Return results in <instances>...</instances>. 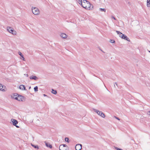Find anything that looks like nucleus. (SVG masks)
<instances>
[{
    "label": "nucleus",
    "instance_id": "nucleus-34",
    "mask_svg": "<svg viewBox=\"0 0 150 150\" xmlns=\"http://www.w3.org/2000/svg\"><path fill=\"white\" fill-rule=\"evenodd\" d=\"M30 88H31V87H30H30H29V89H30Z\"/></svg>",
    "mask_w": 150,
    "mask_h": 150
},
{
    "label": "nucleus",
    "instance_id": "nucleus-9",
    "mask_svg": "<svg viewBox=\"0 0 150 150\" xmlns=\"http://www.w3.org/2000/svg\"><path fill=\"white\" fill-rule=\"evenodd\" d=\"M116 32L117 33L118 35H119L120 37H121L122 38H123V36L124 34L121 33L119 31L116 30Z\"/></svg>",
    "mask_w": 150,
    "mask_h": 150
},
{
    "label": "nucleus",
    "instance_id": "nucleus-31",
    "mask_svg": "<svg viewBox=\"0 0 150 150\" xmlns=\"http://www.w3.org/2000/svg\"><path fill=\"white\" fill-rule=\"evenodd\" d=\"M115 84L117 86H118V85H117V83L115 82Z\"/></svg>",
    "mask_w": 150,
    "mask_h": 150
},
{
    "label": "nucleus",
    "instance_id": "nucleus-37",
    "mask_svg": "<svg viewBox=\"0 0 150 150\" xmlns=\"http://www.w3.org/2000/svg\"><path fill=\"white\" fill-rule=\"evenodd\" d=\"M149 115H150V111H149Z\"/></svg>",
    "mask_w": 150,
    "mask_h": 150
},
{
    "label": "nucleus",
    "instance_id": "nucleus-14",
    "mask_svg": "<svg viewBox=\"0 0 150 150\" xmlns=\"http://www.w3.org/2000/svg\"><path fill=\"white\" fill-rule=\"evenodd\" d=\"M18 53V54L21 57V59L23 61H24L25 59L22 54L20 52H19Z\"/></svg>",
    "mask_w": 150,
    "mask_h": 150
},
{
    "label": "nucleus",
    "instance_id": "nucleus-38",
    "mask_svg": "<svg viewBox=\"0 0 150 150\" xmlns=\"http://www.w3.org/2000/svg\"><path fill=\"white\" fill-rule=\"evenodd\" d=\"M101 50L102 52H103V51H102V50Z\"/></svg>",
    "mask_w": 150,
    "mask_h": 150
},
{
    "label": "nucleus",
    "instance_id": "nucleus-18",
    "mask_svg": "<svg viewBox=\"0 0 150 150\" xmlns=\"http://www.w3.org/2000/svg\"><path fill=\"white\" fill-rule=\"evenodd\" d=\"M19 95V94H18V93H15L13 94V96H11L14 99L15 98H16V97H17Z\"/></svg>",
    "mask_w": 150,
    "mask_h": 150
},
{
    "label": "nucleus",
    "instance_id": "nucleus-16",
    "mask_svg": "<svg viewBox=\"0 0 150 150\" xmlns=\"http://www.w3.org/2000/svg\"><path fill=\"white\" fill-rule=\"evenodd\" d=\"M31 144L32 146L34 147L35 149H39L38 146V145H34L32 144Z\"/></svg>",
    "mask_w": 150,
    "mask_h": 150
},
{
    "label": "nucleus",
    "instance_id": "nucleus-10",
    "mask_svg": "<svg viewBox=\"0 0 150 150\" xmlns=\"http://www.w3.org/2000/svg\"><path fill=\"white\" fill-rule=\"evenodd\" d=\"M19 88L20 89H21L22 90H26V89L25 88V86L24 85H20L19 87Z\"/></svg>",
    "mask_w": 150,
    "mask_h": 150
},
{
    "label": "nucleus",
    "instance_id": "nucleus-33",
    "mask_svg": "<svg viewBox=\"0 0 150 150\" xmlns=\"http://www.w3.org/2000/svg\"><path fill=\"white\" fill-rule=\"evenodd\" d=\"M150 1V0H147V1Z\"/></svg>",
    "mask_w": 150,
    "mask_h": 150
},
{
    "label": "nucleus",
    "instance_id": "nucleus-2",
    "mask_svg": "<svg viewBox=\"0 0 150 150\" xmlns=\"http://www.w3.org/2000/svg\"><path fill=\"white\" fill-rule=\"evenodd\" d=\"M7 30L8 32L13 35H16V32L14 31L13 29L9 27H7Z\"/></svg>",
    "mask_w": 150,
    "mask_h": 150
},
{
    "label": "nucleus",
    "instance_id": "nucleus-17",
    "mask_svg": "<svg viewBox=\"0 0 150 150\" xmlns=\"http://www.w3.org/2000/svg\"><path fill=\"white\" fill-rule=\"evenodd\" d=\"M46 145V146H47L48 147H49L50 148H52V146L49 143H45Z\"/></svg>",
    "mask_w": 150,
    "mask_h": 150
},
{
    "label": "nucleus",
    "instance_id": "nucleus-25",
    "mask_svg": "<svg viewBox=\"0 0 150 150\" xmlns=\"http://www.w3.org/2000/svg\"><path fill=\"white\" fill-rule=\"evenodd\" d=\"M110 42L111 43H114L115 42V41L114 40H111Z\"/></svg>",
    "mask_w": 150,
    "mask_h": 150
},
{
    "label": "nucleus",
    "instance_id": "nucleus-6",
    "mask_svg": "<svg viewBox=\"0 0 150 150\" xmlns=\"http://www.w3.org/2000/svg\"><path fill=\"white\" fill-rule=\"evenodd\" d=\"M75 148L76 150H81L82 149V145L79 144H77Z\"/></svg>",
    "mask_w": 150,
    "mask_h": 150
},
{
    "label": "nucleus",
    "instance_id": "nucleus-27",
    "mask_svg": "<svg viewBox=\"0 0 150 150\" xmlns=\"http://www.w3.org/2000/svg\"><path fill=\"white\" fill-rule=\"evenodd\" d=\"M115 149L117 150H119L120 149L117 147H115Z\"/></svg>",
    "mask_w": 150,
    "mask_h": 150
},
{
    "label": "nucleus",
    "instance_id": "nucleus-29",
    "mask_svg": "<svg viewBox=\"0 0 150 150\" xmlns=\"http://www.w3.org/2000/svg\"><path fill=\"white\" fill-rule=\"evenodd\" d=\"M115 117L117 119V120H120V119H119V118H118V117Z\"/></svg>",
    "mask_w": 150,
    "mask_h": 150
},
{
    "label": "nucleus",
    "instance_id": "nucleus-30",
    "mask_svg": "<svg viewBox=\"0 0 150 150\" xmlns=\"http://www.w3.org/2000/svg\"><path fill=\"white\" fill-rule=\"evenodd\" d=\"M17 128H19V126H18V125H16V126H15Z\"/></svg>",
    "mask_w": 150,
    "mask_h": 150
},
{
    "label": "nucleus",
    "instance_id": "nucleus-22",
    "mask_svg": "<svg viewBox=\"0 0 150 150\" xmlns=\"http://www.w3.org/2000/svg\"><path fill=\"white\" fill-rule=\"evenodd\" d=\"M34 90L35 92L37 91H38V87L37 86H35L34 88Z\"/></svg>",
    "mask_w": 150,
    "mask_h": 150
},
{
    "label": "nucleus",
    "instance_id": "nucleus-36",
    "mask_svg": "<svg viewBox=\"0 0 150 150\" xmlns=\"http://www.w3.org/2000/svg\"><path fill=\"white\" fill-rule=\"evenodd\" d=\"M92 5V8L93 7V5Z\"/></svg>",
    "mask_w": 150,
    "mask_h": 150
},
{
    "label": "nucleus",
    "instance_id": "nucleus-8",
    "mask_svg": "<svg viewBox=\"0 0 150 150\" xmlns=\"http://www.w3.org/2000/svg\"><path fill=\"white\" fill-rule=\"evenodd\" d=\"M6 87L5 86L2 85V84L0 83V90L3 91H5L4 88Z\"/></svg>",
    "mask_w": 150,
    "mask_h": 150
},
{
    "label": "nucleus",
    "instance_id": "nucleus-3",
    "mask_svg": "<svg viewBox=\"0 0 150 150\" xmlns=\"http://www.w3.org/2000/svg\"><path fill=\"white\" fill-rule=\"evenodd\" d=\"M33 13L35 15H38L40 13V11L36 7H34L32 8Z\"/></svg>",
    "mask_w": 150,
    "mask_h": 150
},
{
    "label": "nucleus",
    "instance_id": "nucleus-28",
    "mask_svg": "<svg viewBox=\"0 0 150 150\" xmlns=\"http://www.w3.org/2000/svg\"><path fill=\"white\" fill-rule=\"evenodd\" d=\"M111 18H113L115 20H116V18H115L113 16H111Z\"/></svg>",
    "mask_w": 150,
    "mask_h": 150
},
{
    "label": "nucleus",
    "instance_id": "nucleus-26",
    "mask_svg": "<svg viewBox=\"0 0 150 150\" xmlns=\"http://www.w3.org/2000/svg\"><path fill=\"white\" fill-rule=\"evenodd\" d=\"M62 145V146H64V147L66 148L67 147V146L65 144H63V145Z\"/></svg>",
    "mask_w": 150,
    "mask_h": 150
},
{
    "label": "nucleus",
    "instance_id": "nucleus-5",
    "mask_svg": "<svg viewBox=\"0 0 150 150\" xmlns=\"http://www.w3.org/2000/svg\"><path fill=\"white\" fill-rule=\"evenodd\" d=\"M24 97L22 96L19 95L17 97L14 98V99L16 100L19 101H23L24 98Z\"/></svg>",
    "mask_w": 150,
    "mask_h": 150
},
{
    "label": "nucleus",
    "instance_id": "nucleus-39",
    "mask_svg": "<svg viewBox=\"0 0 150 150\" xmlns=\"http://www.w3.org/2000/svg\"><path fill=\"white\" fill-rule=\"evenodd\" d=\"M149 52H150V51H149Z\"/></svg>",
    "mask_w": 150,
    "mask_h": 150
},
{
    "label": "nucleus",
    "instance_id": "nucleus-20",
    "mask_svg": "<svg viewBox=\"0 0 150 150\" xmlns=\"http://www.w3.org/2000/svg\"><path fill=\"white\" fill-rule=\"evenodd\" d=\"M146 6L148 7H150V1H147Z\"/></svg>",
    "mask_w": 150,
    "mask_h": 150
},
{
    "label": "nucleus",
    "instance_id": "nucleus-35",
    "mask_svg": "<svg viewBox=\"0 0 150 150\" xmlns=\"http://www.w3.org/2000/svg\"><path fill=\"white\" fill-rule=\"evenodd\" d=\"M114 86L115 87V84H114Z\"/></svg>",
    "mask_w": 150,
    "mask_h": 150
},
{
    "label": "nucleus",
    "instance_id": "nucleus-21",
    "mask_svg": "<svg viewBox=\"0 0 150 150\" xmlns=\"http://www.w3.org/2000/svg\"><path fill=\"white\" fill-rule=\"evenodd\" d=\"M99 10L101 11H103L105 12L106 11V9L105 8H100Z\"/></svg>",
    "mask_w": 150,
    "mask_h": 150
},
{
    "label": "nucleus",
    "instance_id": "nucleus-4",
    "mask_svg": "<svg viewBox=\"0 0 150 150\" xmlns=\"http://www.w3.org/2000/svg\"><path fill=\"white\" fill-rule=\"evenodd\" d=\"M94 111L96 112L99 115L101 116L103 118H104L105 117V115L104 113L102 111H99L95 109Z\"/></svg>",
    "mask_w": 150,
    "mask_h": 150
},
{
    "label": "nucleus",
    "instance_id": "nucleus-12",
    "mask_svg": "<svg viewBox=\"0 0 150 150\" xmlns=\"http://www.w3.org/2000/svg\"><path fill=\"white\" fill-rule=\"evenodd\" d=\"M30 79L34 80H37L38 78L36 76H30Z\"/></svg>",
    "mask_w": 150,
    "mask_h": 150
},
{
    "label": "nucleus",
    "instance_id": "nucleus-19",
    "mask_svg": "<svg viewBox=\"0 0 150 150\" xmlns=\"http://www.w3.org/2000/svg\"><path fill=\"white\" fill-rule=\"evenodd\" d=\"M52 93L54 94H56L57 93V91L53 89H52Z\"/></svg>",
    "mask_w": 150,
    "mask_h": 150
},
{
    "label": "nucleus",
    "instance_id": "nucleus-1",
    "mask_svg": "<svg viewBox=\"0 0 150 150\" xmlns=\"http://www.w3.org/2000/svg\"><path fill=\"white\" fill-rule=\"evenodd\" d=\"M82 3V4L81 5L83 8L87 9H91V5L90 4V3L86 0H83Z\"/></svg>",
    "mask_w": 150,
    "mask_h": 150
},
{
    "label": "nucleus",
    "instance_id": "nucleus-7",
    "mask_svg": "<svg viewBox=\"0 0 150 150\" xmlns=\"http://www.w3.org/2000/svg\"><path fill=\"white\" fill-rule=\"evenodd\" d=\"M11 121L12 122L14 126H16V125L18 123L17 120L13 119H11Z\"/></svg>",
    "mask_w": 150,
    "mask_h": 150
},
{
    "label": "nucleus",
    "instance_id": "nucleus-32",
    "mask_svg": "<svg viewBox=\"0 0 150 150\" xmlns=\"http://www.w3.org/2000/svg\"><path fill=\"white\" fill-rule=\"evenodd\" d=\"M43 96H47L45 94H43Z\"/></svg>",
    "mask_w": 150,
    "mask_h": 150
},
{
    "label": "nucleus",
    "instance_id": "nucleus-13",
    "mask_svg": "<svg viewBox=\"0 0 150 150\" xmlns=\"http://www.w3.org/2000/svg\"><path fill=\"white\" fill-rule=\"evenodd\" d=\"M61 37L63 38H67V35L64 33H62L60 35Z\"/></svg>",
    "mask_w": 150,
    "mask_h": 150
},
{
    "label": "nucleus",
    "instance_id": "nucleus-15",
    "mask_svg": "<svg viewBox=\"0 0 150 150\" xmlns=\"http://www.w3.org/2000/svg\"><path fill=\"white\" fill-rule=\"evenodd\" d=\"M59 150H66V148L64 147V146H62V145H60L59 146Z\"/></svg>",
    "mask_w": 150,
    "mask_h": 150
},
{
    "label": "nucleus",
    "instance_id": "nucleus-23",
    "mask_svg": "<svg viewBox=\"0 0 150 150\" xmlns=\"http://www.w3.org/2000/svg\"><path fill=\"white\" fill-rule=\"evenodd\" d=\"M69 138L68 137H66L65 139V141L66 142H67L69 143Z\"/></svg>",
    "mask_w": 150,
    "mask_h": 150
},
{
    "label": "nucleus",
    "instance_id": "nucleus-11",
    "mask_svg": "<svg viewBox=\"0 0 150 150\" xmlns=\"http://www.w3.org/2000/svg\"><path fill=\"white\" fill-rule=\"evenodd\" d=\"M123 37L122 39L126 40L128 41H130V40L125 35H124L123 36Z\"/></svg>",
    "mask_w": 150,
    "mask_h": 150
},
{
    "label": "nucleus",
    "instance_id": "nucleus-24",
    "mask_svg": "<svg viewBox=\"0 0 150 150\" xmlns=\"http://www.w3.org/2000/svg\"><path fill=\"white\" fill-rule=\"evenodd\" d=\"M83 0H78V3L80 4H82V1H83Z\"/></svg>",
    "mask_w": 150,
    "mask_h": 150
}]
</instances>
